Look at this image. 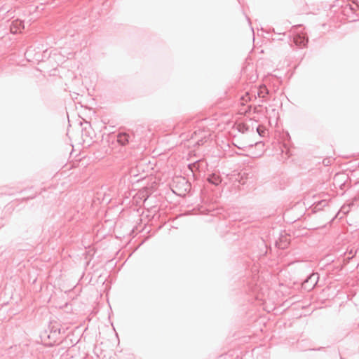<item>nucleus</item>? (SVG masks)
I'll use <instances>...</instances> for the list:
<instances>
[{
	"label": "nucleus",
	"instance_id": "nucleus-1",
	"mask_svg": "<svg viewBox=\"0 0 359 359\" xmlns=\"http://www.w3.org/2000/svg\"><path fill=\"white\" fill-rule=\"evenodd\" d=\"M210 135L209 130L198 128L191 134L190 139L195 142L196 145L200 146L207 142Z\"/></svg>",
	"mask_w": 359,
	"mask_h": 359
},
{
	"label": "nucleus",
	"instance_id": "nucleus-2",
	"mask_svg": "<svg viewBox=\"0 0 359 359\" xmlns=\"http://www.w3.org/2000/svg\"><path fill=\"white\" fill-rule=\"evenodd\" d=\"M318 274L317 273H311L302 283V287L307 290L314 288L318 281Z\"/></svg>",
	"mask_w": 359,
	"mask_h": 359
},
{
	"label": "nucleus",
	"instance_id": "nucleus-3",
	"mask_svg": "<svg viewBox=\"0 0 359 359\" xmlns=\"http://www.w3.org/2000/svg\"><path fill=\"white\" fill-rule=\"evenodd\" d=\"M293 43L299 48L304 47L308 43V39L304 35L296 34L292 35Z\"/></svg>",
	"mask_w": 359,
	"mask_h": 359
},
{
	"label": "nucleus",
	"instance_id": "nucleus-4",
	"mask_svg": "<svg viewBox=\"0 0 359 359\" xmlns=\"http://www.w3.org/2000/svg\"><path fill=\"white\" fill-rule=\"evenodd\" d=\"M207 181L215 186H218L222 182V178L219 173L212 172L207 177Z\"/></svg>",
	"mask_w": 359,
	"mask_h": 359
},
{
	"label": "nucleus",
	"instance_id": "nucleus-5",
	"mask_svg": "<svg viewBox=\"0 0 359 359\" xmlns=\"http://www.w3.org/2000/svg\"><path fill=\"white\" fill-rule=\"evenodd\" d=\"M129 135L126 133H120L117 135V142L121 145H126L129 142Z\"/></svg>",
	"mask_w": 359,
	"mask_h": 359
},
{
	"label": "nucleus",
	"instance_id": "nucleus-6",
	"mask_svg": "<svg viewBox=\"0 0 359 359\" xmlns=\"http://www.w3.org/2000/svg\"><path fill=\"white\" fill-rule=\"evenodd\" d=\"M13 28H15V32H18V31H20L22 29H24L25 28V26H24V23L22 21H20V20H16L15 21H13L12 22V26H11V31L13 32Z\"/></svg>",
	"mask_w": 359,
	"mask_h": 359
},
{
	"label": "nucleus",
	"instance_id": "nucleus-7",
	"mask_svg": "<svg viewBox=\"0 0 359 359\" xmlns=\"http://www.w3.org/2000/svg\"><path fill=\"white\" fill-rule=\"evenodd\" d=\"M266 94H268V90L265 86L260 87L257 91L258 96L262 98H264Z\"/></svg>",
	"mask_w": 359,
	"mask_h": 359
},
{
	"label": "nucleus",
	"instance_id": "nucleus-8",
	"mask_svg": "<svg viewBox=\"0 0 359 359\" xmlns=\"http://www.w3.org/2000/svg\"><path fill=\"white\" fill-rule=\"evenodd\" d=\"M327 204L328 202L326 200H322L316 204L314 208L317 210H320L323 207L327 205Z\"/></svg>",
	"mask_w": 359,
	"mask_h": 359
},
{
	"label": "nucleus",
	"instance_id": "nucleus-9",
	"mask_svg": "<svg viewBox=\"0 0 359 359\" xmlns=\"http://www.w3.org/2000/svg\"><path fill=\"white\" fill-rule=\"evenodd\" d=\"M180 181L182 184H184V185L185 187V188H184L185 191L190 189L191 185H190V184L188 183V182L186 180V179L184 177L181 178Z\"/></svg>",
	"mask_w": 359,
	"mask_h": 359
},
{
	"label": "nucleus",
	"instance_id": "nucleus-10",
	"mask_svg": "<svg viewBox=\"0 0 359 359\" xmlns=\"http://www.w3.org/2000/svg\"><path fill=\"white\" fill-rule=\"evenodd\" d=\"M238 130L244 133L248 130V126L245 124H240L238 125Z\"/></svg>",
	"mask_w": 359,
	"mask_h": 359
},
{
	"label": "nucleus",
	"instance_id": "nucleus-11",
	"mask_svg": "<svg viewBox=\"0 0 359 359\" xmlns=\"http://www.w3.org/2000/svg\"><path fill=\"white\" fill-rule=\"evenodd\" d=\"M257 133H259V135L260 136H264V134H265V129L264 127L261 126H259L257 128Z\"/></svg>",
	"mask_w": 359,
	"mask_h": 359
},
{
	"label": "nucleus",
	"instance_id": "nucleus-12",
	"mask_svg": "<svg viewBox=\"0 0 359 359\" xmlns=\"http://www.w3.org/2000/svg\"><path fill=\"white\" fill-rule=\"evenodd\" d=\"M129 174L131 175V176H137V173L136 172V170L134 168H131L129 170Z\"/></svg>",
	"mask_w": 359,
	"mask_h": 359
},
{
	"label": "nucleus",
	"instance_id": "nucleus-13",
	"mask_svg": "<svg viewBox=\"0 0 359 359\" xmlns=\"http://www.w3.org/2000/svg\"><path fill=\"white\" fill-rule=\"evenodd\" d=\"M88 132L87 131V129L85 128L83 130V135H88Z\"/></svg>",
	"mask_w": 359,
	"mask_h": 359
},
{
	"label": "nucleus",
	"instance_id": "nucleus-14",
	"mask_svg": "<svg viewBox=\"0 0 359 359\" xmlns=\"http://www.w3.org/2000/svg\"><path fill=\"white\" fill-rule=\"evenodd\" d=\"M57 332V330H54L53 332L55 334ZM60 332V329H58V333Z\"/></svg>",
	"mask_w": 359,
	"mask_h": 359
}]
</instances>
